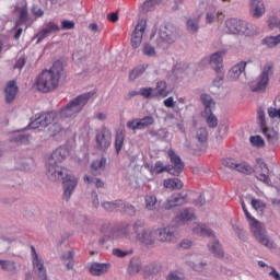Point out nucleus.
Returning <instances> with one entry per match:
<instances>
[{
    "mask_svg": "<svg viewBox=\"0 0 280 280\" xmlns=\"http://www.w3.org/2000/svg\"><path fill=\"white\" fill-rule=\"evenodd\" d=\"M65 73V67L55 62L49 70H43L35 79V89L39 93H54L60 86V80Z\"/></svg>",
    "mask_w": 280,
    "mask_h": 280,
    "instance_id": "nucleus-1",
    "label": "nucleus"
},
{
    "mask_svg": "<svg viewBox=\"0 0 280 280\" xmlns=\"http://www.w3.org/2000/svg\"><path fill=\"white\" fill-rule=\"evenodd\" d=\"M67 156H69V151L66 148L60 147L56 149L49 158L46 164V176L52 183H60V180H65V178L71 174L69 170L60 165Z\"/></svg>",
    "mask_w": 280,
    "mask_h": 280,
    "instance_id": "nucleus-2",
    "label": "nucleus"
},
{
    "mask_svg": "<svg viewBox=\"0 0 280 280\" xmlns=\"http://www.w3.org/2000/svg\"><path fill=\"white\" fill-rule=\"evenodd\" d=\"M91 97H93V93H85L77 96L60 110L61 117H75L78 113H82V108L89 104Z\"/></svg>",
    "mask_w": 280,
    "mask_h": 280,
    "instance_id": "nucleus-3",
    "label": "nucleus"
},
{
    "mask_svg": "<svg viewBox=\"0 0 280 280\" xmlns=\"http://www.w3.org/2000/svg\"><path fill=\"white\" fill-rule=\"evenodd\" d=\"M250 232L253 233L254 237L257 240L261 246L266 248H275V241L270 238L268 235V230H266V224L258 221H253L249 225Z\"/></svg>",
    "mask_w": 280,
    "mask_h": 280,
    "instance_id": "nucleus-4",
    "label": "nucleus"
},
{
    "mask_svg": "<svg viewBox=\"0 0 280 280\" xmlns=\"http://www.w3.org/2000/svg\"><path fill=\"white\" fill-rule=\"evenodd\" d=\"M270 75H272V66L267 65L265 66L260 77L256 81H253L250 83L252 91L254 93H257L259 91H265V89L268 86Z\"/></svg>",
    "mask_w": 280,
    "mask_h": 280,
    "instance_id": "nucleus-5",
    "label": "nucleus"
},
{
    "mask_svg": "<svg viewBox=\"0 0 280 280\" xmlns=\"http://www.w3.org/2000/svg\"><path fill=\"white\" fill-rule=\"evenodd\" d=\"M31 259L33 264L34 272H37L40 280H47V269L45 268V261L36 253V247L31 246Z\"/></svg>",
    "mask_w": 280,
    "mask_h": 280,
    "instance_id": "nucleus-6",
    "label": "nucleus"
},
{
    "mask_svg": "<svg viewBox=\"0 0 280 280\" xmlns=\"http://www.w3.org/2000/svg\"><path fill=\"white\" fill-rule=\"evenodd\" d=\"M246 21L237 18H229L224 22L225 32L235 36H243Z\"/></svg>",
    "mask_w": 280,
    "mask_h": 280,
    "instance_id": "nucleus-7",
    "label": "nucleus"
},
{
    "mask_svg": "<svg viewBox=\"0 0 280 280\" xmlns=\"http://www.w3.org/2000/svg\"><path fill=\"white\" fill-rule=\"evenodd\" d=\"M77 188H78V177H75L70 173L69 176H67L62 180V189H63L62 200H66V202H69V200H71V196H73Z\"/></svg>",
    "mask_w": 280,
    "mask_h": 280,
    "instance_id": "nucleus-8",
    "label": "nucleus"
},
{
    "mask_svg": "<svg viewBox=\"0 0 280 280\" xmlns=\"http://www.w3.org/2000/svg\"><path fill=\"white\" fill-rule=\"evenodd\" d=\"M159 36L162 43L172 45L173 43H176V38H178V32L174 25H162L159 30Z\"/></svg>",
    "mask_w": 280,
    "mask_h": 280,
    "instance_id": "nucleus-9",
    "label": "nucleus"
},
{
    "mask_svg": "<svg viewBox=\"0 0 280 280\" xmlns=\"http://www.w3.org/2000/svg\"><path fill=\"white\" fill-rule=\"evenodd\" d=\"M113 135L106 127H102L96 133V145L100 150H108L110 148Z\"/></svg>",
    "mask_w": 280,
    "mask_h": 280,
    "instance_id": "nucleus-10",
    "label": "nucleus"
},
{
    "mask_svg": "<svg viewBox=\"0 0 280 280\" xmlns=\"http://www.w3.org/2000/svg\"><path fill=\"white\" fill-rule=\"evenodd\" d=\"M55 117L56 115L54 113L39 115L28 125V128L31 130H36L38 128H47V126H49V124L54 121Z\"/></svg>",
    "mask_w": 280,
    "mask_h": 280,
    "instance_id": "nucleus-11",
    "label": "nucleus"
},
{
    "mask_svg": "<svg viewBox=\"0 0 280 280\" xmlns=\"http://www.w3.org/2000/svg\"><path fill=\"white\" fill-rule=\"evenodd\" d=\"M249 15L252 19H262L266 15V2L264 0H249Z\"/></svg>",
    "mask_w": 280,
    "mask_h": 280,
    "instance_id": "nucleus-12",
    "label": "nucleus"
},
{
    "mask_svg": "<svg viewBox=\"0 0 280 280\" xmlns=\"http://www.w3.org/2000/svg\"><path fill=\"white\" fill-rule=\"evenodd\" d=\"M158 242H166L167 244H173L176 242V230L172 226L158 228Z\"/></svg>",
    "mask_w": 280,
    "mask_h": 280,
    "instance_id": "nucleus-13",
    "label": "nucleus"
},
{
    "mask_svg": "<svg viewBox=\"0 0 280 280\" xmlns=\"http://www.w3.org/2000/svg\"><path fill=\"white\" fill-rule=\"evenodd\" d=\"M256 172V178L258 180H261L265 183V185L272 186L270 183V177L268 174H270V171L268 170V165H266V162L264 160H257V165L255 167Z\"/></svg>",
    "mask_w": 280,
    "mask_h": 280,
    "instance_id": "nucleus-14",
    "label": "nucleus"
},
{
    "mask_svg": "<svg viewBox=\"0 0 280 280\" xmlns=\"http://www.w3.org/2000/svg\"><path fill=\"white\" fill-rule=\"evenodd\" d=\"M154 124V117L145 116L141 119L129 120L127 122V128L129 130H145V128Z\"/></svg>",
    "mask_w": 280,
    "mask_h": 280,
    "instance_id": "nucleus-15",
    "label": "nucleus"
},
{
    "mask_svg": "<svg viewBox=\"0 0 280 280\" xmlns=\"http://www.w3.org/2000/svg\"><path fill=\"white\" fill-rule=\"evenodd\" d=\"M223 58L224 51H217L207 57L206 60L207 62H209L215 73H220V71H223L224 69Z\"/></svg>",
    "mask_w": 280,
    "mask_h": 280,
    "instance_id": "nucleus-16",
    "label": "nucleus"
},
{
    "mask_svg": "<svg viewBox=\"0 0 280 280\" xmlns=\"http://www.w3.org/2000/svg\"><path fill=\"white\" fill-rule=\"evenodd\" d=\"M168 156L171 159V163L173 164L172 170L173 173H171L173 176H178L183 170H185V163H183V160H180V156L176 154L175 150H170L168 151Z\"/></svg>",
    "mask_w": 280,
    "mask_h": 280,
    "instance_id": "nucleus-17",
    "label": "nucleus"
},
{
    "mask_svg": "<svg viewBox=\"0 0 280 280\" xmlns=\"http://www.w3.org/2000/svg\"><path fill=\"white\" fill-rule=\"evenodd\" d=\"M187 202V194L185 192H176L173 194L167 202L164 205V209L170 210L174 207H180V205H185Z\"/></svg>",
    "mask_w": 280,
    "mask_h": 280,
    "instance_id": "nucleus-18",
    "label": "nucleus"
},
{
    "mask_svg": "<svg viewBox=\"0 0 280 280\" xmlns=\"http://www.w3.org/2000/svg\"><path fill=\"white\" fill-rule=\"evenodd\" d=\"M244 71H246V61H240L229 70L228 79L231 82H237L244 75Z\"/></svg>",
    "mask_w": 280,
    "mask_h": 280,
    "instance_id": "nucleus-19",
    "label": "nucleus"
},
{
    "mask_svg": "<svg viewBox=\"0 0 280 280\" xmlns=\"http://www.w3.org/2000/svg\"><path fill=\"white\" fill-rule=\"evenodd\" d=\"M110 270V265L104 262H92L89 267V272L93 277H102V275H106Z\"/></svg>",
    "mask_w": 280,
    "mask_h": 280,
    "instance_id": "nucleus-20",
    "label": "nucleus"
},
{
    "mask_svg": "<svg viewBox=\"0 0 280 280\" xmlns=\"http://www.w3.org/2000/svg\"><path fill=\"white\" fill-rule=\"evenodd\" d=\"M221 21H224V12L218 11L215 9H209L206 12L207 25H214V23H220Z\"/></svg>",
    "mask_w": 280,
    "mask_h": 280,
    "instance_id": "nucleus-21",
    "label": "nucleus"
},
{
    "mask_svg": "<svg viewBox=\"0 0 280 280\" xmlns=\"http://www.w3.org/2000/svg\"><path fill=\"white\" fill-rule=\"evenodd\" d=\"M116 240H129L132 242L135 240V231L132 230V225L125 224L119 231L114 234Z\"/></svg>",
    "mask_w": 280,
    "mask_h": 280,
    "instance_id": "nucleus-22",
    "label": "nucleus"
},
{
    "mask_svg": "<svg viewBox=\"0 0 280 280\" xmlns=\"http://www.w3.org/2000/svg\"><path fill=\"white\" fill-rule=\"evenodd\" d=\"M19 93V86L14 81H9L4 90V97L8 104H11L13 100H16V94Z\"/></svg>",
    "mask_w": 280,
    "mask_h": 280,
    "instance_id": "nucleus-23",
    "label": "nucleus"
},
{
    "mask_svg": "<svg viewBox=\"0 0 280 280\" xmlns=\"http://www.w3.org/2000/svg\"><path fill=\"white\" fill-rule=\"evenodd\" d=\"M142 244H145L147 246H150L154 244L158 240L156 229L155 230H143L142 236L138 238Z\"/></svg>",
    "mask_w": 280,
    "mask_h": 280,
    "instance_id": "nucleus-24",
    "label": "nucleus"
},
{
    "mask_svg": "<svg viewBox=\"0 0 280 280\" xmlns=\"http://www.w3.org/2000/svg\"><path fill=\"white\" fill-rule=\"evenodd\" d=\"M201 15L191 16L186 21V30L189 34H198Z\"/></svg>",
    "mask_w": 280,
    "mask_h": 280,
    "instance_id": "nucleus-25",
    "label": "nucleus"
},
{
    "mask_svg": "<svg viewBox=\"0 0 280 280\" xmlns=\"http://www.w3.org/2000/svg\"><path fill=\"white\" fill-rule=\"evenodd\" d=\"M163 187L165 189H171L172 191H174V190L183 189L184 184H183V180L178 178H168V179H164Z\"/></svg>",
    "mask_w": 280,
    "mask_h": 280,
    "instance_id": "nucleus-26",
    "label": "nucleus"
},
{
    "mask_svg": "<svg viewBox=\"0 0 280 280\" xmlns=\"http://www.w3.org/2000/svg\"><path fill=\"white\" fill-rule=\"evenodd\" d=\"M141 268H143L141 260H139L138 258H132L128 266L127 272L128 275H130V277H135L136 275H139V272H141Z\"/></svg>",
    "mask_w": 280,
    "mask_h": 280,
    "instance_id": "nucleus-27",
    "label": "nucleus"
},
{
    "mask_svg": "<svg viewBox=\"0 0 280 280\" xmlns=\"http://www.w3.org/2000/svg\"><path fill=\"white\" fill-rule=\"evenodd\" d=\"M195 218L196 215L194 213V209L188 208L179 213V215L177 217V222L178 224H185V222H191V220H194Z\"/></svg>",
    "mask_w": 280,
    "mask_h": 280,
    "instance_id": "nucleus-28",
    "label": "nucleus"
},
{
    "mask_svg": "<svg viewBox=\"0 0 280 280\" xmlns=\"http://www.w3.org/2000/svg\"><path fill=\"white\" fill-rule=\"evenodd\" d=\"M104 167H106V158L94 161L91 165L92 174H94V176L102 174Z\"/></svg>",
    "mask_w": 280,
    "mask_h": 280,
    "instance_id": "nucleus-29",
    "label": "nucleus"
},
{
    "mask_svg": "<svg viewBox=\"0 0 280 280\" xmlns=\"http://www.w3.org/2000/svg\"><path fill=\"white\" fill-rule=\"evenodd\" d=\"M61 261L66 266L67 270H73L74 260H73V250L65 252L61 255Z\"/></svg>",
    "mask_w": 280,
    "mask_h": 280,
    "instance_id": "nucleus-30",
    "label": "nucleus"
},
{
    "mask_svg": "<svg viewBox=\"0 0 280 280\" xmlns=\"http://www.w3.org/2000/svg\"><path fill=\"white\" fill-rule=\"evenodd\" d=\"M102 207L105 211H119L121 207H124L122 200H116V201H104L102 202Z\"/></svg>",
    "mask_w": 280,
    "mask_h": 280,
    "instance_id": "nucleus-31",
    "label": "nucleus"
},
{
    "mask_svg": "<svg viewBox=\"0 0 280 280\" xmlns=\"http://www.w3.org/2000/svg\"><path fill=\"white\" fill-rule=\"evenodd\" d=\"M9 140L11 143H20L21 145H25V143H30V136L25 133L14 132L10 136Z\"/></svg>",
    "mask_w": 280,
    "mask_h": 280,
    "instance_id": "nucleus-32",
    "label": "nucleus"
},
{
    "mask_svg": "<svg viewBox=\"0 0 280 280\" xmlns=\"http://www.w3.org/2000/svg\"><path fill=\"white\" fill-rule=\"evenodd\" d=\"M147 25L148 22H145V20L138 21V24L136 25L135 31L132 32V36L140 38V40H143V35L145 34Z\"/></svg>",
    "mask_w": 280,
    "mask_h": 280,
    "instance_id": "nucleus-33",
    "label": "nucleus"
},
{
    "mask_svg": "<svg viewBox=\"0 0 280 280\" xmlns=\"http://www.w3.org/2000/svg\"><path fill=\"white\" fill-rule=\"evenodd\" d=\"M155 97H167L170 91H167V83L165 81H159L154 89Z\"/></svg>",
    "mask_w": 280,
    "mask_h": 280,
    "instance_id": "nucleus-34",
    "label": "nucleus"
},
{
    "mask_svg": "<svg viewBox=\"0 0 280 280\" xmlns=\"http://www.w3.org/2000/svg\"><path fill=\"white\" fill-rule=\"evenodd\" d=\"M260 30L257 24H250L245 21V27L243 28V36H257Z\"/></svg>",
    "mask_w": 280,
    "mask_h": 280,
    "instance_id": "nucleus-35",
    "label": "nucleus"
},
{
    "mask_svg": "<svg viewBox=\"0 0 280 280\" xmlns=\"http://www.w3.org/2000/svg\"><path fill=\"white\" fill-rule=\"evenodd\" d=\"M0 267L3 272H8L9 275L16 272V262L13 260H0Z\"/></svg>",
    "mask_w": 280,
    "mask_h": 280,
    "instance_id": "nucleus-36",
    "label": "nucleus"
},
{
    "mask_svg": "<svg viewBox=\"0 0 280 280\" xmlns=\"http://www.w3.org/2000/svg\"><path fill=\"white\" fill-rule=\"evenodd\" d=\"M264 135L267 137L269 143H277L279 141V133L272 128H261Z\"/></svg>",
    "mask_w": 280,
    "mask_h": 280,
    "instance_id": "nucleus-37",
    "label": "nucleus"
},
{
    "mask_svg": "<svg viewBox=\"0 0 280 280\" xmlns=\"http://www.w3.org/2000/svg\"><path fill=\"white\" fill-rule=\"evenodd\" d=\"M145 69H148L147 65H141L136 67L130 73H129V80L131 82H135V80H137V78H141V75H143V73H145Z\"/></svg>",
    "mask_w": 280,
    "mask_h": 280,
    "instance_id": "nucleus-38",
    "label": "nucleus"
},
{
    "mask_svg": "<svg viewBox=\"0 0 280 280\" xmlns=\"http://www.w3.org/2000/svg\"><path fill=\"white\" fill-rule=\"evenodd\" d=\"M208 248L210 253L214 255V257H224V252L222 250V247L220 246V243L218 241L210 243Z\"/></svg>",
    "mask_w": 280,
    "mask_h": 280,
    "instance_id": "nucleus-39",
    "label": "nucleus"
},
{
    "mask_svg": "<svg viewBox=\"0 0 280 280\" xmlns=\"http://www.w3.org/2000/svg\"><path fill=\"white\" fill-rule=\"evenodd\" d=\"M144 226H145V223L141 220L136 221L135 224L131 226V229L133 230V233L136 235V240H140V237L143 234V231H147V229Z\"/></svg>",
    "mask_w": 280,
    "mask_h": 280,
    "instance_id": "nucleus-40",
    "label": "nucleus"
},
{
    "mask_svg": "<svg viewBox=\"0 0 280 280\" xmlns=\"http://www.w3.org/2000/svg\"><path fill=\"white\" fill-rule=\"evenodd\" d=\"M125 139H126V133H124V131L116 132L115 148H116L117 154H119L121 152V148H124Z\"/></svg>",
    "mask_w": 280,
    "mask_h": 280,
    "instance_id": "nucleus-41",
    "label": "nucleus"
},
{
    "mask_svg": "<svg viewBox=\"0 0 280 280\" xmlns=\"http://www.w3.org/2000/svg\"><path fill=\"white\" fill-rule=\"evenodd\" d=\"M144 202H145V209H148V211H154V209H156V202H159V200L154 195H147L144 197Z\"/></svg>",
    "mask_w": 280,
    "mask_h": 280,
    "instance_id": "nucleus-42",
    "label": "nucleus"
},
{
    "mask_svg": "<svg viewBox=\"0 0 280 280\" xmlns=\"http://www.w3.org/2000/svg\"><path fill=\"white\" fill-rule=\"evenodd\" d=\"M153 172L155 174H163V172H168V174H174V171L172 168V166H165V164H163V162L161 161H158L155 164H154V170Z\"/></svg>",
    "mask_w": 280,
    "mask_h": 280,
    "instance_id": "nucleus-43",
    "label": "nucleus"
},
{
    "mask_svg": "<svg viewBox=\"0 0 280 280\" xmlns=\"http://www.w3.org/2000/svg\"><path fill=\"white\" fill-rule=\"evenodd\" d=\"M201 103L203 104L206 110H209L215 106V102L213 101V97L209 94H201L200 95Z\"/></svg>",
    "mask_w": 280,
    "mask_h": 280,
    "instance_id": "nucleus-44",
    "label": "nucleus"
},
{
    "mask_svg": "<svg viewBox=\"0 0 280 280\" xmlns=\"http://www.w3.org/2000/svg\"><path fill=\"white\" fill-rule=\"evenodd\" d=\"M194 233H196L197 235H202V236H206V235H208L209 237L213 236V231H211L207 226L200 225V224H198L196 228H194Z\"/></svg>",
    "mask_w": 280,
    "mask_h": 280,
    "instance_id": "nucleus-45",
    "label": "nucleus"
},
{
    "mask_svg": "<svg viewBox=\"0 0 280 280\" xmlns=\"http://www.w3.org/2000/svg\"><path fill=\"white\" fill-rule=\"evenodd\" d=\"M142 54L143 56H148L149 58H152L156 56V49L150 45V43H144L142 45Z\"/></svg>",
    "mask_w": 280,
    "mask_h": 280,
    "instance_id": "nucleus-46",
    "label": "nucleus"
},
{
    "mask_svg": "<svg viewBox=\"0 0 280 280\" xmlns=\"http://www.w3.org/2000/svg\"><path fill=\"white\" fill-rule=\"evenodd\" d=\"M139 94L142 97H145V100H152V97H156V94L153 88H141L139 90Z\"/></svg>",
    "mask_w": 280,
    "mask_h": 280,
    "instance_id": "nucleus-47",
    "label": "nucleus"
},
{
    "mask_svg": "<svg viewBox=\"0 0 280 280\" xmlns=\"http://www.w3.org/2000/svg\"><path fill=\"white\" fill-rule=\"evenodd\" d=\"M236 172H241V174H253L255 170L253 166L248 165L247 163H236Z\"/></svg>",
    "mask_w": 280,
    "mask_h": 280,
    "instance_id": "nucleus-48",
    "label": "nucleus"
},
{
    "mask_svg": "<svg viewBox=\"0 0 280 280\" xmlns=\"http://www.w3.org/2000/svg\"><path fill=\"white\" fill-rule=\"evenodd\" d=\"M161 4V0H147L143 4H142V10H144V12H150L152 10H154V8H156V5Z\"/></svg>",
    "mask_w": 280,
    "mask_h": 280,
    "instance_id": "nucleus-49",
    "label": "nucleus"
},
{
    "mask_svg": "<svg viewBox=\"0 0 280 280\" xmlns=\"http://www.w3.org/2000/svg\"><path fill=\"white\" fill-rule=\"evenodd\" d=\"M43 30L48 36H51L54 32H60V26L54 22H48Z\"/></svg>",
    "mask_w": 280,
    "mask_h": 280,
    "instance_id": "nucleus-50",
    "label": "nucleus"
},
{
    "mask_svg": "<svg viewBox=\"0 0 280 280\" xmlns=\"http://www.w3.org/2000/svg\"><path fill=\"white\" fill-rule=\"evenodd\" d=\"M249 141L255 148H264V145H266V141H264V138H261V136H252L249 138Z\"/></svg>",
    "mask_w": 280,
    "mask_h": 280,
    "instance_id": "nucleus-51",
    "label": "nucleus"
},
{
    "mask_svg": "<svg viewBox=\"0 0 280 280\" xmlns=\"http://www.w3.org/2000/svg\"><path fill=\"white\" fill-rule=\"evenodd\" d=\"M268 27L269 30H280V19L278 16H269L268 19Z\"/></svg>",
    "mask_w": 280,
    "mask_h": 280,
    "instance_id": "nucleus-52",
    "label": "nucleus"
},
{
    "mask_svg": "<svg viewBox=\"0 0 280 280\" xmlns=\"http://www.w3.org/2000/svg\"><path fill=\"white\" fill-rule=\"evenodd\" d=\"M83 180L84 183H88V185H95V187H98V188L104 187V182L95 177L84 176Z\"/></svg>",
    "mask_w": 280,
    "mask_h": 280,
    "instance_id": "nucleus-53",
    "label": "nucleus"
},
{
    "mask_svg": "<svg viewBox=\"0 0 280 280\" xmlns=\"http://www.w3.org/2000/svg\"><path fill=\"white\" fill-rule=\"evenodd\" d=\"M217 78L212 81V85L217 89H220L222 84H224V70H220V72H215Z\"/></svg>",
    "mask_w": 280,
    "mask_h": 280,
    "instance_id": "nucleus-54",
    "label": "nucleus"
},
{
    "mask_svg": "<svg viewBox=\"0 0 280 280\" xmlns=\"http://www.w3.org/2000/svg\"><path fill=\"white\" fill-rule=\"evenodd\" d=\"M207 137H208L207 129L200 128L197 130L196 139L197 141H199V143H207Z\"/></svg>",
    "mask_w": 280,
    "mask_h": 280,
    "instance_id": "nucleus-55",
    "label": "nucleus"
},
{
    "mask_svg": "<svg viewBox=\"0 0 280 280\" xmlns=\"http://www.w3.org/2000/svg\"><path fill=\"white\" fill-rule=\"evenodd\" d=\"M250 205L255 211H264V209H266V205L264 201H261V199L253 198Z\"/></svg>",
    "mask_w": 280,
    "mask_h": 280,
    "instance_id": "nucleus-56",
    "label": "nucleus"
},
{
    "mask_svg": "<svg viewBox=\"0 0 280 280\" xmlns=\"http://www.w3.org/2000/svg\"><path fill=\"white\" fill-rule=\"evenodd\" d=\"M48 130L51 137H56V135H60V132H62V124L55 122L49 127Z\"/></svg>",
    "mask_w": 280,
    "mask_h": 280,
    "instance_id": "nucleus-57",
    "label": "nucleus"
},
{
    "mask_svg": "<svg viewBox=\"0 0 280 280\" xmlns=\"http://www.w3.org/2000/svg\"><path fill=\"white\" fill-rule=\"evenodd\" d=\"M165 280H185V273L180 271H171Z\"/></svg>",
    "mask_w": 280,
    "mask_h": 280,
    "instance_id": "nucleus-58",
    "label": "nucleus"
},
{
    "mask_svg": "<svg viewBox=\"0 0 280 280\" xmlns=\"http://www.w3.org/2000/svg\"><path fill=\"white\" fill-rule=\"evenodd\" d=\"M119 211H125L128 215H135L136 209L133 208L132 205L124 202L122 206L119 208Z\"/></svg>",
    "mask_w": 280,
    "mask_h": 280,
    "instance_id": "nucleus-59",
    "label": "nucleus"
},
{
    "mask_svg": "<svg viewBox=\"0 0 280 280\" xmlns=\"http://www.w3.org/2000/svg\"><path fill=\"white\" fill-rule=\"evenodd\" d=\"M191 268L196 272H202V270H205V268H207V261L201 260V261L192 262Z\"/></svg>",
    "mask_w": 280,
    "mask_h": 280,
    "instance_id": "nucleus-60",
    "label": "nucleus"
},
{
    "mask_svg": "<svg viewBox=\"0 0 280 280\" xmlns=\"http://www.w3.org/2000/svg\"><path fill=\"white\" fill-rule=\"evenodd\" d=\"M18 12L20 14V20L22 21V23H25V21H27V7H19Z\"/></svg>",
    "mask_w": 280,
    "mask_h": 280,
    "instance_id": "nucleus-61",
    "label": "nucleus"
},
{
    "mask_svg": "<svg viewBox=\"0 0 280 280\" xmlns=\"http://www.w3.org/2000/svg\"><path fill=\"white\" fill-rule=\"evenodd\" d=\"M113 255L115 257H128V255H132V250H121L119 248L113 249Z\"/></svg>",
    "mask_w": 280,
    "mask_h": 280,
    "instance_id": "nucleus-62",
    "label": "nucleus"
},
{
    "mask_svg": "<svg viewBox=\"0 0 280 280\" xmlns=\"http://www.w3.org/2000/svg\"><path fill=\"white\" fill-rule=\"evenodd\" d=\"M222 164L224 167H229V170H235L237 167V162H235L233 159H224Z\"/></svg>",
    "mask_w": 280,
    "mask_h": 280,
    "instance_id": "nucleus-63",
    "label": "nucleus"
},
{
    "mask_svg": "<svg viewBox=\"0 0 280 280\" xmlns=\"http://www.w3.org/2000/svg\"><path fill=\"white\" fill-rule=\"evenodd\" d=\"M207 124L209 128H215L218 126V117H215L213 114H210L207 118Z\"/></svg>",
    "mask_w": 280,
    "mask_h": 280,
    "instance_id": "nucleus-64",
    "label": "nucleus"
}]
</instances>
